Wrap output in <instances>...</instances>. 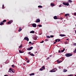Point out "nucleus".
<instances>
[{
	"instance_id": "1",
	"label": "nucleus",
	"mask_w": 76,
	"mask_h": 76,
	"mask_svg": "<svg viewBox=\"0 0 76 76\" xmlns=\"http://www.w3.org/2000/svg\"><path fill=\"white\" fill-rule=\"evenodd\" d=\"M65 56L66 57H69L72 56H73V54L70 53H66Z\"/></svg>"
},
{
	"instance_id": "8",
	"label": "nucleus",
	"mask_w": 76,
	"mask_h": 76,
	"mask_svg": "<svg viewBox=\"0 0 76 76\" xmlns=\"http://www.w3.org/2000/svg\"><path fill=\"white\" fill-rule=\"evenodd\" d=\"M13 22V20H11V21H9L7 22V24L8 25H9V24H10V23H12Z\"/></svg>"
},
{
	"instance_id": "27",
	"label": "nucleus",
	"mask_w": 76,
	"mask_h": 76,
	"mask_svg": "<svg viewBox=\"0 0 76 76\" xmlns=\"http://www.w3.org/2000/svg\"><path fill=\"white\" fill-rule=\"evenodd\" d=\"M30 55H31V56H35L33 53H31L30 54Z\"/></svg>"
},
{
	"instance_id": "34",
	"label": "nucleus",
	"mask_w": 76,
	"mask_h": 76,
	"mask_svg": "<svg viewBox=\"0 0 76 76\" xmlns=\"http://www.w3.org/2000/svg\"><path fill=\"white\" fill-rule=\"evenodd\" d=\"M50 37H51V38H53L54 37L53 35H51L50 36Z\"/></svg>"
},
{
	"instance_id": "57",
	"label": "nucleus",
	"mask_w": 76,
	"mask_h": 76,
	"mask_svg": "<svg viewBox=\"0 0 76 76\" xmlns=\"http://www.w3.org/2000/svg\"><path fill=\"white\" fill-rule=\"evenodd\" d=\"M55 69H56V70H57V69L56 68H55Z\"/></svg>"
},
{
	"instance_id": "56",
	"label": "nucleus",
	"mask_w": 76,
	"mask_h": 76,
	"mask_svg": "<svg viewBox=\"0 0 76 76\" xmlns=\"http://www.w3.org/2000/svg\"><path fill=\"white\" fill-rule=\"evenodd\" d=\"M26 64L25 63L23 64V65H25Z\"/></svg>"
},
{
	"instance_id": "38",
	"label": "nucleus",
	"mask_w": 76,
	"mask_h": 76,
	"mask_svg": "<svg viewBox=\"0 0 76 76\" xmlns=\"http://www.w3.org/2000/svg\"><path fill=\"white\" fill-rule=\"evenodd\" d=\"M58 42H59V41H60V39H58Z\"/></svg>"
},
{
	"instance_id": "5",
	"label": "nucleus",
	"mask_w": 76,
	"mask_h": 76,
	"mask_svg": "<svg viewBox=\"0 0 76 76\" xmlns=\"http://www.w3.org/2000/svg\"><path fill=\"white\" fill-rule=\"evenodd\" d=\"M32 26L33 27L36 28V27H37V24H36L35 23H33L32 25Z\"/></svg>"
},
{
	"instance_id": "17",
	"label": "nucleus",
	"mask_w": 76,
	"mask_h": 76,
	"mask_svg": "<svg viewBox=\"0 0 76 76\" xmlns=\"http://www.w3.org/2000/svg\"><path fill=\"white\" fill-rule=\"evenodd\" d=\"M30 76H33L34 75H35V73H32L30 74Z\"/></svg>"
},
{
	"instance_id": "41",
	"label": "nucleus",
	"mask_w": 76,
	"mask_h": 76,
	"mask_svg": "<svg viewBox=\"0 0 76 76\" xmlns=\"http://www.w3.org/2000/svg\"><path fill=\"white\" fill-rule=\"evenodd\" d=\"M25 59H26V60H28V58H26V57H25Z\"/></svg>"
},
{
	"instance_id": "37",
	"label": "nucleus",
	"mask_w": 76,
	"mask_h": 76,
	"mask_svg": "<svg viewBox=\"0 0 76 76\" xmlns=\"http://www.w3.org/2000/svg\"><path fill=\"white\" fill-rule=\"evenodd\" d=\"M42 70H43V69L40 68V70L41 71Z\"/></svg>"
},
{
	"instance_id": "30",
	"label": "nucleus",
	"mask_w": 76,
	"mask_h": 76,
	"mask_svg": "<svg viewBox=\"0 0 76 76\" xmlns=\"http://www.w3.org/2000/svg\"><path fill=\"white\" fill-rule=\"evenodd\" d=\"M38 26L39 27H42V26L41 25H39Z\"/></svg>"
},
{
	"instance_id": "22",
	"label": "nucleus",
	"mask_w": 76,
	"mask_h": 76,
	"mask_svg": "<svg viewBox=\"0 0 76 76\" xmlns=\"http://www.w3.org/2000/svg\"><path fill=\"white\" fill-rule=\"evenodd\" d=\"M65 50V49L64 48L63 50H61V52L62 53H63V52H64Z\"/></svg>"
},
{
	"instance_id": "11",
	"label": "nucleus",
	"mask_w": 76,
	"mask_h": 76,
	"mask_svg": "<svg viewBox=\"0 0 76 76\" xmlns=\"http://www.w3.org/2000/svg\"><path fill=\"white\" fill-rule=\"evenodd\" d=\"M37 38L36 36L34 37L33 39H34V40H37Z\"/></svg>"
},
{
	"instance_id": "46",
	"label": "nucleus",
	"mask_w": 76,
	"mask_h": 76,
	"mask_svg": "<svg viewBox=\"0 0 76 76\" xmlns=\"http://www.w3.org/2000/svg\"><path fill=\"white\" fill-rule=\"evenodd\" d=\"M45 40L46 41H48V39H45Z\"/></svg>"
},
{
	"instance_id": "35",
	"label": "nucleus",
	"mask_w": 76,
	"mask_h": 76,
	"mask_svg": "<svg viewBox=\"0 0 76 76\" xmlns=\"http://www.w3.org/2000/svg\"><path fill=\"white\" fill-rule=\"evenodd\" d=\"M57 41H58V39H56L55 40L56 42H57Z\"/></svg>"
},
{
	"instance_id": "21",
	"label": "nucleus",
	"mask_w": 76,
	"mask_h": 76,
	"mask_svg": "<svg viewBox=\"0 0 76 76\" xmlns=\"http://www.w3.org/2000/svg\"><path fill=\"white\" fill-rule=\"evenodd\" d=\"M4 25V23H3L2 22H1L0 23V25Z\"/></svg>"
},
{
	"instance_id": "3",
	"label": "nucleus",
	"mask_w": 76,
	"mask_h": 76,
	"mask_svg": "<svg viewBox=\"0 0 76 76\" xmlns=\"http://www.w3.org/2000/svg\"><path fill=\"white\" fill-rule=\"evenodd\" d=\"M56 69H53L51 70L50 71V72H56Z\"/></svg>"
},
{
	"instance_id": "62",
	"label": "nucleus",
	"mask_w": 76,
	"mask_h": 76,
	"mask_svg": "<svg viewBox=\"0 0 76 76\" xmlns=\"http://www.w3.org/2000/svg\"><path fill=\"white\" fill-rule=\"evenodd\" d=\"M60 63H61V62H62V61H60Z\"/></svg>"
},
{
	"instance_id": "39",
	"label": "nucleus",
	"mask_w": 76,
	"mask_h": 76,
	"mask_svg": "<svg viewBox=\"0 0 76 76\" xmlns=\"http://www.w3.org/2000/svg\"><path fill=\"white\" fill-rule=\"evenodd\" d=\"M27 63H29V60H28L27 61Z\"/></svg>"
},
{
	"instance_id": "51",
	"label": "nucleus",
	"mask_w": 76,
	"mask_h": 76,
	"mask_svg": "<svg viewBox=\"0 0 76 76\" xmlns=\"http://www.w3.org/2000/svg\"><path fill=\"white\" fill-rule=\"evenodd\" d=\"M56 42H54V44H56Z\"/></svg>"
},
{
	"instance_id": "58",
	"label": "nucleus",
	"mask_w": 76,
	"mask_h": 76,
	"mask_svg": "<svg viewBox=\"0 0 76 76\" xmlns=\"http://www.w3.org/2000/svg\"><path fill=\"white\" fill-rule=\"evenodd\" d=\"M66 40H67V41H69V39H66Z\"/></svg>"
},
{
	"instance_id": "29",
	"label": "nucleus",
	"mask_w": 76,
	"mask_h": 76,
	"mask_svg": "<svg viewBox=\"0 0 76 76\" xmlns=\"http://www.w3.org/2000/svg\"><path fill=\"white\" fill-rule=\"evenodd\" d=\"M22 45H20L19 47V48H22Z\"/></svg>"
},
{
	"instance_id": "63",
	"label": "nucleus",
	"mask_w": 76,
	"mask_h": 76,
	"mask_svg": "<svg viewBox=\"0 0 76 76\" xmlns=\"http://www.w3.org/2000/svg\"><path fill=\"white\" fill-rule=\"evenodd\" d=\"M10 76H13V75H12V76L10 75Z\"/></svg>"
},
{
	"instance_id": "48",
	"label": "nucleus",
	"mask_w": 76,
	"mask_h": 76,
	"mask_svg": "<svg viewBox=\"0 0 76 76\" xmlns=\"http://www.w3.org/2000/svg\"><path fill=\"white\" fill-rule=\"evenodd\" d=\"M31 52H29V53H28V54H30V55H31Z\"/></svg>"
},
{
	"instance_id": "31",
	"label": "nucleus",
	"mask_w": 76,
	"mask_h": 76,
	"mask_svg": "<svg viewBox=\"0 0 76 76\" xmlns=\"http://www.w3.org/2000/svg\"><path fill=\"white\" fill-rule=\"evenodd\" d=\"M42 68V69H45V66H43Z\"/></svg>"
},
{
	"instance_id": "15",
	"label": "nucleus",
	"mask_w": 76,
	"mask_h": 76,
	"mask_svg": "<svg viewBox=\"0 0 76 76\" xmlns=\"http://www.w3.org/2000/svg\"><path fill=\"white\" fill-rule=\"evenodd\" d=\"M51 6H55V4L54 3L51 4Z\"/></svg>"
},
{
	"instance_id": "44",
	"label": "nucleus",
	"mask_w": 76,
	"mask_h": 76,
	"mask_svg": "<svg viewBox=\"0 0 76 76\" xmlns=\"http://www.w3.org/2000/svg\"><path fill=\"white\" fill-rule=\"evenodd\" d=\"M59 7H62V6H61V5H59Z\"/></svg>"
},
{
	"instance_id": "23",
	"label": "nucleus",
	"mask_w": 76,
	"mask_h": 76,
	"mask_svg": "<svg viewBox=\"0 0 76 76\" xmlns=\"http://www.w3.org/2000/svg\"><path fill=\"white\" fill-rule=\"evenodd\" d=\"M38 7H39V8H42V6L40 5H39L38 6Z\"/></svg>"
},
{
	"instance_id": "25",
	"label": "nucleus",
	"mask_w": 76,
	"mask_h": 76,
	"mask_svg": "<svg viewBox=\"0 0 76 76\" xmlns=\"http://www.w3.org/2000/svg\"><path fill=\"white\" fill-rule=\"evenodd\" d=\"M68 2H69V3H72V1L71 0H69Z\"/></svg>"
},
{
	"instance_id": "24",
	"label": "nucleus",
	"mask_w": 76,
	"mask_h": 76,
	"mask_svg": "<svg viewBox=\"0 0 76 76\" xmlns=\"http://www.w3.org/2000/svg\"><path fill=\"white\" fill-rule=\"evenodd\" d=\"M19 52L20 53H23V52H22L21 51L19 50Z\"/></svg>"
},
{
	"instance_id": "7",
	"label": "nucleus",
	"mask_w": 76,
	"mask_h": 76,
	"mask_svg": "<svg viewBox=\"0 0 76 76\" xmlns=\"http://www.w3.org/2000/svg\"><path fill=\"white\" fill-rule=\"evenodd\" d=\"M33 48V47H31L29 48H28V49H27L28 50V51H30V50H32V49Z\"/></svg>"
},
{
	"instance_id": "28",
	"label": "nucleus",
	"mask_w": 76,
	"mask_h": 76,
	"mask_svg": "<svg viewBox=\"0 0 76 76\" xmlns=\"http://www.w3.org/2000/svg\"><path fill=\"white\" fill-rule=\"evenodd\" d=\"M46 37L48 38H50V36H47Z\"/></svg>"
},
{
	"instance_id": "32",
	"label": "nucleus",
	"mask_w": 76,
	"mask_h": 76,
	"mask_svg": "<svg viewBox=\"0 0 76 76\" xmlns=\"http://www.w3.org/2000/svg\"><path fill=\"white\" fill-rule=\"evenodd\" d=\"M11 66L12 67H13V68L15 67V65H12Z\"/></svg>"
},
{
	"instance_id": "6",
	"label": "nucleus",
	"mask_w": 76,
	"mask_h": 76,
	"mask_svg": "<svg viewBox=\"0 0 76 76\" xmlns=\"http://www.w3.org/2000/svg\"><path fill=\"white\" fill-rule=\"evenodd\" d=\"M24 39H25V40H26V41H29V38H28V37H25Z\"/></svg>"
},
{
	"instance_id": "4",
	"label": "nucleus",
	"mask_w": 76,
	"mask_h": 76,
	"mask_svg": "<svg viewBox=\"0 0 76 76\" xmlns=\"http://www.w3.org/2000/svg\"><path fill=\"white\" fill-rule=\"evenodd\" d=\"M40 22V20L39 19H37L35 21L36 23H38V22Z\"/></svg>"
},
{
	"instance_id": "40",
	"label": "nucleus",
	"mask_w": 76,
	"mask_h": 76,
	"mask_svg": "<svg viewBox=\"0 0 76 76\" xmlns=\"http://www.w3.org/2000/svg\"><path fill=\"white\" fill-rule=\"evenodd\" d=\"M74 45H75V46H76V43H74Z\"/></svg>"
},
{
	"instance_id": "52",
	"label": "nucleus",
	"mask_w": 76,
	"mask_h": 76,
	"mask_svg": "<svg viewBox=\"0 0 76 76\" xmlns=\"http://www.w3.org/2000/svg\"><path fill=\"white\" fill-rule=\"evenodd\" d=\"M74 15H76V13H75L74 14Z\"/></svg>"
},
{
	"instance_id": "43",
	"label": "nucleus",
	"mask_w": 76,
	"mask_h": 76,
	"mask_svg": "<svg viewBox=\"0 0 76 76\" xmlns=\"http://www.w3.org/2000/svg\"><path fill=\"white\" fill-rule=\"evenodd\" d=\"M50 57H48L47 58V60H48V59H50Z\"/></svg>"
},
{
	"instance_id": "26",
	"label": "nucleus",
	"mask_w": 76,
	"mask_h": 76,
	"mask_svg": "<svg viewBox=\"0 0 76 76\" xmlns=\"http://www.w3.org/2000/svg\"><path fill=\"white\" fill-rule=\"evenodd\" d=\"M73 53H76V49H75V50L73 51Z\"/></svg>"
},
{
	"instance_id": "36",
	"label": "nucleus",
	"mask_w": 76,
	"mask_h": 76,
	"mask_svg": "<svg viewBox=\"0 0 76 76\" xmlns=\"http://www.w3.org/2000/svg\"><path fill=\"white\" fill-rule=\"evenodd\" d=\"M2 8H3V9H4V5H2Z\"/></svg>"
},
{
	"instance_id": "59",
	"label": "nucleus",
	"mask_w": 76,
	"mask_h": 76,
	"mask_svg": "<svg viewBox=\"0 0 76 76\" xmlns=\"http://www.w3.org/2000/svg\"><path fill=\"white\" fill-rule=\"evenodd\" d=\"M4 21H2V23H4Z\"/></svg>"
},
{
	"instance_id": "13",
	"label": "nucleus",
	"mask_w": 76,
	"mask_h": 76,
	"mask_svg": "<svg viewBox=\"0 0 76 76\" xmlns=\"http://www.w3.org/2000/svg\"><path fill=\"white\" fill-rule=\"evenodd\" d=\"M12 68H10L8 71V72H12Z\"/></svg>"
},
{
	"instance_id": "61",
	"label": "nucleus",
	"mask_w": 76,
	"mask_h": 76,
	"mask_svg": "<svg viewBox=\"0 0 76 76\" xmlns=\"http://www.w3.org/2000/svg\"><path fill=\"white\" fill-rule=\"evenodd\" d=\"M58 22H59L58 21H57L58 23H59Z\"/></svg>"
},
{
	"instance_id": "9",
	"label": "nucleus",
	"mask_w": 76,
	"mask_h": 76,
	"mask_svg": "<svg viewBox=\"0 0 76 76\" xmlns=\"http://www.w3.org/2000/svg\"><path fill=\"white\" fill-rule=\"evenodd\" d=\"M59 36H60V37H65L66 35L64 34H59Z\"/></svg>"
},
{
	"instance_id": "18",
	"label": "nucleus",
	"mask_w": 76,
	"mask_h": 76,
	"mask_svg": "<svg viewBox=\"0 0 76 76\" xmlns=\"http://www.w3.org/2000/svg\"><path fill=\"white\" fill-rule=\"evenodd\" d=\"M53 18L54 19H57V16H55Z\"/></svg>"
},
{
	"instance_id": "16",
	"label": "nucleus",
	"mask_w": 76,
	"mask_h": 76,
	"mask_svg": "<svg viewBox=\"0 0 76 76\" xmlns=\"http://www.w3.org/2000/svg\"><path fill=\"white\" fill-rule=\"evenodd\" d=\"M56 62H57V63H60V60H58L56 61Z\"/></svg>"
},
{
	"instance_id": "33",
	"label": "nucleus",
	"mask_w": 76,
	"mask_h": 76,
	"mask_svg": "<svg viewBox=\"0 0 76 76\" xmlns=\"http://www.w3.org/2000/svg\"><path fill=\"white\" fill-rule=\"evenodd\" d=\"M44 42V41L43 40H42V42H40V43H43V42Z\"/></svg>"
},
{
	"instance_id": "60",
	"label": "nucleus",
	"mask_w": 76,
	"mask_h": 76,
	"mask_svg": "<svg viewBox=\"0 0 76 76\" xmlns=\"http://www.w3.org/2000/svg\"><path fill=\"white\" fill-rule=\"evenodd\" d=\"M28 26H29L30 27V26H31L30 25H28Z\"/></svg>"
},
{
	"instance_id": "49",
	"label": "nucleus",
	"mask_w": 76,
	"mask_h": 76,
	"mask_svg": "<svg viewBox=\"0 0 76 76\" xmlns=\"http://www.w3.org/2000/svg\"><path fill=\"white\" fill-rule=\"evenodd\" d=\"M58 52H59V53H61V51H60V50L59 51H58Z\"/></svg>"
},
{
	"instance_id": "14",
	"label": "nucleus",
	"mask_w": 76,
	"mask_h": 76,
	"mask_svg": "<svg viewBox=\"0 0 76 76\" xmlns=\"http://www.w3.org/2000/svg\"><path fill=\"white\" fill-rule=\"evenodd\" d=\"M12 73H15V70H14L12 68Z\"/></svg>"
},
{
	"instance_id": "55",
	"label": "nucleus",
	"mask_w": 76,
	"mask_h": 76,
	"mask_svg": "<svg viewBox=\"0 0 76 76\" xmlns=\"http://www.w3.org/2000/svg\"><path fill=\"white\" fill-rule=\"evenodd\" d=\"M38 53V52L37 51H36L35 52V53Z\"/></svg>"
},
{
	"instance_id": "20",
	"label": "nucleus",
	"mask_w": 76,
	"mask_h": 76,
	"mask_svg": "<svg viewBox=\"0 0 76 76\" xmlns=\"http://www.w3.org/2000/svg\"><path fill=\"white\" fill-rule=\"evenodd\" d=\"M69 15H70L69 14H65V16L66 17V16H69Z\"/></svg>"
},
{
	"instance_id": "42",
	"label": "nucleus",
	"mask_w": 76,
	"mask_h": 76,
	"mask_svg": "<svg viewBox=\"0 0 76 76\" xmlns=\"http://www.w3.org/2000/svg\"><path fill=\"white\" fill-rule=\"evenodd\" d=\"M52 56H53V55H50L49 56V57H52Z\"/></svg>"
},
{
	"instance_id": "54",
	"label": "nucleus",
	"mask_w": 76,
	"mask_h": 76,
	"mask_svg": "<svg viewBox=\"0 0 76 76\" xmlns=\"http://www.w3.org/2000/svg\"><path fill=\"white\" fill-rule=\"evenodd\" d=\"M58 68L59 69H61V68L59 67Z\"/></svg>"
},
{
	"instance_id": "47",
	"label": "nucleus",
	"mask_w": 76,
	"mask_h": 76,
	"mask_svg": "<svg viewBox=\"0 0 76 76\" xmlns=\"http://www.w3.org/2000/svg\"><path fill=\"white\" fill-rule=\"evenodd\" d=\"M31 43H32V42H29V44H31Z\"/></svg>"
},
{
	"instance_id": "19",
	"label": "nucleus",
	"mask_w": 76,
	"mask_h": 76,
	"mask_svg": "<svg viewBox=\"0 0 76 76\" xmlns=\"http://www.w3.org/2000/svg\"><path fill=\"white\" fill-rule=\"evenodd\" d=\"M67 72V70L66 69H64L63 70V72Z\"/></svg>"
},
{
	"instance_id": "2",
	"label": "nucleus",
	"mask_w": 76,
	"mask_h": 76,
	"mask_svg": "<svg viewBox=\"0 0 76 76\" xmlns=\"http://www.w3.org/2000/svg\"><path fill=\"white\" fill-rule=\"evenodd\" d=\"M63 4H64V5H65L66 6H69V3L68 2L66 3L64 2L63 3Z\"/></svg>"
},
{
	"instance_id": "64",
	"label": "nucleus",
	"mask_w": 76,
	"mask_h": 76,
	"mask_svg": "<svg viewBox=\"0 0 76 76\" xmlns=\"http://www.w3.org/2000/svg\"><path fill=\"white\" fill-rule=\"evenodd\" d=\"M75 76H76V75H75Z\"/></svg>"
},
{
	"instance_id": "53",
	"label": "nucleus",
	"mask_w": 76,
	"mask_h": 76,
	"mask_svg": "<svg viewBox=\"0 0 76 76\" xmlns=\"http://www.w3.org/2000/svg\"><path fill=\"white\" fill-rule=\"evenodd\" d=\"M4 76H8V75H4Z\"/></svg>"
},
{
	"instance_id": "10",
	"label": "nucleus",
	"mask_w": 76,
	"mask_h": 76,
	"mask_svg": "<svg viewBox=\"0 0 76 76\" xmlns=\"http://www.w3.org/2000/svg\"><path fill=\"white\" fill-rule=\"evenodd\" d=\"M31 34H34L35 33V31H31L30 32Z\"/></svg>"
},
{
	"instance_id": "45",
	"label": "nucleus",
	"mask_w": 76,
	"mask_h": 76,
	"mask_svg": "<svg viewBox=\"0 0 76 76\" xmlns=\"http://www.w3.org/2000/svg\"><path fill=\"white\" fill-rule=\"evenodd\" d=\"M4 22H6V20H4Z\"/></svg>"
},
{
	"instance_id": "50",
	"label": "nucleus",
	"mask_w": 76,
	"mask_h": 76,
	"mask_svg": "<svg viewBox=\"0 0 76 76\" xmlns=\"http://www.w3.org/2000/svg\"><path fill=\"white\" fill-rule=\"evenodd\" d=\"M32 45H33V44H34V43H31Z\"/></svg>"
},
{
	"instance_id": "12",
	"label": "nucleus",
	"mask_w": 76,
	"mask_h": 76,
	"mask_svg": "<svg viewBox=\"0 0 76 76\" xmlns=\"http://www.w3.org/2000/svg\"><path fill=\"white\" fill-rule=\"evenodd\" d=\"M22 31V28H21V27H19V29L18 30V32H20Z\"/></svg>"
}]
</instances>
